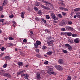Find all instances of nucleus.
I'll use <instances>...</instances> for the list:
<instances>
[{
    "label": "nucleus",
    "mask_w": 80,
    "mask_h": 80,
    "mask_svg": "<svg viewBox=\"0 0 80 80\" xmlns=\"http://www.w3.org/2000/svg\"><path fill=\"white\" fill-rule=\"evenodd\" d=\"M55 68L58 70L60 71H62L63 70V68L61 66L59 65H57L56 66Z\"/></svg>",
    "instance_id": "3"
},
{
    "label": "nucleus",
    "mask_w": 80,
    "mask_h": 80,
    "mask_svg": "<svg viewBox=\"0 0 80 80\" xmlns=\"http://www.w3.org/2000/svg\"><path fill=\"white\" fill-rule=\"evenodd\" d=\"M68 49L69 51H71L72 50V47L71 46H70L68 47Z\"/></svg>",
    "instance_id": "39"
},
{
    "label": "nucleus",
    "mask_w": 80,
    "mask_h": 80,
    "mask_svg": "<svg viewBox=\"0 0 80 80\" xmlns=\"http://www.w3.org/2000/svg\"><path fill=\"white\" fill-rule=\"evenodd\" d=\"M1 50L2 51H4L5 50V48H4V47H2L1 48Z\"/></svg>",
    "instance_id": "55"
},
{
    "label": "nucleus",
    "mask_w": 80,
    "mask_h": 80,
    "mask_svg": "<svg viewBox=\"0 0 80 80\" xmlns=\"http://www.w3.org/2000/svg\"><path fill=\"white\" fill-rule=\"evenodd\" d=\"M51 18H54L55 17V14L53 13L51 14Z\"/></svg>",
    "instance_id": "31"
},
{
    "label": "nucleus",
    "mask_w": 80,
    "mask_h": 80,
    "mask_svg": "<svg viewBox=\"0 0 80 80\" xmlns=\"http://www.w3.org/2000/svg\"><path fill=\"white\" fill-rule=\"evenodd\" d=\"M25 71L24 70H22L21 71L18 72L17 73V75H21V77H24L25 79H28V78L29 77V76L27 73L24 74V73H23L24 72H25Z\"/></svg>",
    "instance_id": "1"
},
{
    "label": "nucleus",
    "mask_w": 80,
    "mask_h": 80,
    "mask_svg": "<svg viewBox=\"0 0 80 80\" xmlns=\"http://www.w3.org/2000/svg\"><path fill=\"white\" fill-rule=\"evenodd\" d=\"M41 2H42L43 3H46V4H48L49 5H50L51 4L50 2H48L46 0H42L41 1Z\"/></svg>",
    "instance_id": "14"
},
{
    "label": "nucleus",
    "mask_w": 80,
    "mask_h": 80,
    "mask_svg": "<svg viewBox=\"0 0 80 80\" xmlns=\"http://www.w3.org/2000/svg\"><path fill=\"white\" fill-rule=\"evenodd\" d=\"M65 46L66 47H69L70 46V44H66L65 45Z\"/></svg>",
    "instance_id": "41"
},
{
    "label": "nucleus",
    "mask_w": 80,
    "mask_h": 80,
    "mask_svg": "<svg viewBox=\"0 0 80 80\" xmlns=\"http://www.w3.org/2000/svg\"><path fill=\"white\" fill-rule=\"evenodd\" d=\"M18 65L19 66H21V67H22L23 66V62H18Z\"/></svg>",
    "instance_id": "16"
},
{
    "label": "nucleus",
    "mask_w": 80,
    "mask_h": 80,
    "mask_svg": "<svg viewBox=\"0 0 80 80\" xmlns=\"http://www.w3.org/2000/svg\"><path fill=\"white\" fill-rule=\"evenodd\" d=\"M1 18H3L4 17V16L2 15H1Z\"/></svg>",
    "instance_id": "64"
},
{
    "label": "nucleus",
    "mask_w": 80,
    "mask_h": 80,
    "mask_svg": "<svg viewBox=\"0 0 80 80\" xmlns=\"http://www.w3.org/2000/svg\"><path fill=\"white\" fill-rule=\"evenodd\" d=\"M7 67H8V64H7L6 63L4 64L3 66V67L4 68H7Z\"/></svg>",
    "instance_id": "28"
},
{
    "label": "nucleus",
    "mask_w": 80,
    "mask_h": 80,
    "mask_svg": "<svg viewBox=\"0 0 80 80\" xmlns=\"http://www.w3.org/2000/svg\"><path fill=\"white\" fill-rule=\"evenodd\" d=\"M46 19L48 20L50 19V17L49 15H46Z\"/></svg>",
    "instance_id": "32"
},
{
    "label": "nucleus",
    "mask_w": 80,
    "mask_h": 80,
    "mask_svg": "<svg viewBox=\"0 0 80 80\" xmlns=\"http://www.w3.org/2000/svg\"><path fill=\"white\" fill-rule=\"evenodd\" d=\"M67 32H61V34L62 36H66L67 35Z\"/></svg>",
    "instance_id": "17"
},
{
    "label": "nucleus",
    "mask_w": 80,
    "mask_h": 80,
    "mask_svg": "<svg viewBox=\"0 0 80 80\" xmlns=\"http://www.w3.org/2000/svg\"><path fill=\"white\" fill-rule=\"evenodd\" d=\"M53 71V69L52 68H49L48 71V73L50 75L51 74V73Z\"/></svg>",
    "instance_id": "10"
},
{
    "label": "nucleus",
    "mask_w": 80,
    "mask_h": 80,
    "mask_svg": "<svg viewBox=\"0 0 80 80\" xmlns=\"http://www.w3.org/2000/svg\"><path fill=\"white\" fill-rule=\"evenodd\" d=\"M41 44V42L39 41H37L34 44L35 46V48H39V45H40Z\"/></svg>",
    "instance_id": "2"
},
{
    "label": "nucleus",
    "mask_w": 80,
    "mask_h": 80,
    "mask_svg": "<svg viewBox=\"0 0 80 80\" xmlns=\"http://www.w3.org/2000/svg\"><path fill=\"white\" fill-rule=\"evenodd\" d=\"M42 48L43 50H46L47 49V47L45 46H42Z\"/></svg>",
    "instance_id": "27"
},
{
    "label": "nucleus",
    "mask_w": 80,
    "mask_h": 80,
    "mask_svg": "<svg viewBox=\"0 0 80 80\" xmlns=\"http://www.w3.org/2000/svg\"><path fill=\"white\" fill-rule=\"evenodd\" d=\"M9 45L10 46L12 47V44L9 43Z\"/></svg>",
    "instance_id": "62"
},
{
    "label": "nucleus",
    "mask_w": 80,
    "mask_h": 80,
    "mask_svg": "<svg viewBox=\"0 0 80 80\" xmlns=\"http://www.w3.org/2000/svg\"><path fill=\"white\" fill-rule=\"evenodd\" d=\"M4 52H3V53H2L1 54H0V56L1 57H2L3 55V54H4Z\"/></svg>",
    "instance_id": "56"
},
{
    "label": "nucleus",
    "mask_w": 80,
    "mask_h": 80,
    "mask_svg": "<svg viewBox=\"0 0 80 80\" xmlns=\"http://www.w3.org/2000/svg\"><path fill=\"white\" fill-rule=\"evenodd\" d=\"M12 24L13 25L14 27H15V26L16 25V23L14 21L12 22Z\"/></svg>",
    "instance_id": "29"
},
{
    "label": "nucleus",
    "mask_w": 80,
    "mask_h": 80,
    "mask_svg": "<svg viewBox=\"0 0 80 80\" xmlns=\"http://www.w3.org/2000/svg\"><path fill=\"white\" fill-rule=\"evenodd\" d=\"M33 9H34V10H35L36 12H37L38 11V8L36 7H34L33 8Z\"/></svg>",
    "instance_id": "24"
},
{
    "label": "nucleus",
    "mask_w": 80,
    "mask_h": 80,
    "mask_svg": "<svg viewBox=\"0 0 80 80\" xmlns=\"http://www.w3.org/2000/svg\"><path fill=\"white\" fill-rule=\"evenodd\" d=\"M66 29H68V30L73 31V29L72 28H71V27L68 26H66Z\"/></svg>",
    "instance_id": "13"
},
{
    "label": "nucleus",
    "mask_w": 80,
    "mask_h": 80,
    "mask_svg": "<svg viewBox=\"0 0 80 80\" xmlns=\"http://www.w3.org/2000/svg\"><path fill=\"white\" fill-rule=\"evenodd\" d=\"M8 39L9 40H14L13 38L12 37H9Z\"/></svg>",
    "instance_id": "42"
},
{
    "label": "nucleus",
    "mask_w": 80,
    "mask_h": 80,
    "mask_svg": "<svg viewBox=\"0 0 80 80\" xmlns=\"http://www.w3.org/2000/svg\"><path fill=\"white\" fill-rule=\"evenodd\" d=\"M3 76L7 77L9 78H12L11 75L10 74V73H5L4 75Z\"/></svg>",
    "instance_id": "5"
},
{
    "label": "nucleus",
    "mask_w": 80,
    "mask_h": 80,
    "mask_svg": "<svg viewBox=\"0 0 80 80\" xmlns=\"http://www.w3.org/2000/svg\"><path fill=\"white\" fill-rule=\"evenodd\" d=\"M53 22L54 23H56L57 22V21H53Z\"/></svg>",
    "instance_id": "59"
},
{
    "label": "nucleus",
    "mask_w": 80,
    "mask_h": 80,
    "mask_svg": "<svg viewBox=\"0 0 80 80\" xmlns=\"http://www.w3.org/2000/svg\"><path fill=\"white\" fill-rule=\"evenodd\" d=\"M17 0H12V2H15V3L16 2Z\"/></svg>",
    "instance_id": "61"
},
{
    "label": "nucleus",
    "mask_w": 80,
    "mask_h": 80,
    "mask_svg": "<svg viewBox=\"0 0 80 80\" xmlns=\"http://www.w3.org/2000/svg\"><path fill=\"white\" fill-rule=\"evenodd\" d=\"M53 19L55 20H58V18L57 17L55 16L53 18H52Z\"/></svg>",
    "instance_id": "36"
},
{
    "label": "nucleus",
    "mask_w": 80,
    "mask_h": 80,
    "mask_svg": "<svg viewBox=\"0 0 80 80\" xmlns=\"http://www.w3.org/2000/svg\"><path fill=\"white\" fill-rule=\"evenodd\" d=\"M1 68L2 69L1 70H0V75L1 76H3L5 74V71L2 68Z\"/></svg>",
    "instance_id": "4"
},
{
    "label": "nucleus",
    "mask_w": 80,
    "mask_h": 80,
    "mask_svg": "<svg viewBox=\"0 0 80 80\" xmlns=\"http://www.w3.org/2000/svg\"><path fill=\"white\" fill-rule=\"evenodd\" d=\"M72 33L71 32H67L66 36H71L72 35Z\"/></svg>",
    "instance_id": "18"
},
{
    "label": "nucleus",
    "mask_w": 80,
    "mask_h": 80,
    "mask_svg": "<svg viewBox=\"0 0 80 80\" xmlns=\"http://www.w3.org/2000/svg\"><path fill=\"white\" fill-rule=\"evenodd\" d=\"M40 6H41V8H42L48 10H49V8L45 6L43 4H41L40 5Z\"/></svg>",
    "instance_id": "6"
},
{
    "label": "nucleus",
    "mask_w": 80,
    "mask_h": 80,
    "mask_svg": "<svg viewBox=\"0 0 80 80\" xmlns=\"http://www.w3.org/2000/svg\"><path fill=\"white\" fill-rule=\"evenodd\" d=\"M60 4L62 6H65V4L63 2H60Z\"/></svg>",
    "instance_id": "45"
},
{
    "label": "nucleus",
    "mask_w": 80,
    "mask_h": 80,
    "mask_svg": "<svg viewBox=\"0 0 80 80\" xmlns=\"http://www.w3.org/2000/svg\"><path fill=\"white\" fill-rule=\"evenodd\" d=\"M8 3V1L7 0H4L2 2V6H4L6 5Z\"/></svg>",
    "instance_id": "8"
},
{
    "label": "nucleus",
    "mask_w": 80,
    "mask_h": 80,
    "mask_svg": "<svg viewBox=\"0 0 80 80\" xmlns=\"http://www.w3.org/2000/svg\"><path fill=\"white\" fill-rule=\"evenodd\" d=\"M74 12H71V15L72 16Z\"/></svg>",
    "instance_id": "63"
},
{
    "label": "nucleus",
    "mask_w": 80,
    "mask_h": 80,
    "mask_svg": "<svg viewBox=\"0 0 80 80\" xmlns=\"http://www.w3.org/2000/svg\"><path fill=\"white\" fill-rule=\"evenodd\" d=\"M37 74L36 75V78L37 79L40 80L41 79V77H40V73H36Z\"/></svg>",
    "instance_id": "9"
},
{
    "label": "nucleus",
    "mask_w": 80,
    "mask_h": 80,
    "mask_svg": "<svg viewBox=\"0 0 80 80\" xmlns=\"http://www.w3.org/2000/svg\"><path fill=\"white\" fill-rule=\"evenodd\" d=\"M36 56L38 57V58H40L41 57V56L38 54H36Z\"/></svg>",
    "instance_id": "43"
},
{
    "label": "nucleus",
    "mask_w": 80,
    "mask_h": 80,
    "mask_svg": "<svg viewBox=\"0 0 80 80\" xmlns=\"http://www.w3.org/2000/svg\"><path fill=\"white\" fill-rule=\"evenodd\" d=\"M58 62L59 64H62L63 63V61L62 59H59L58 60Z\"/></svg>",
    "instance_id": "12"
},
{
    "label": "nucleus",
    "mask_w": 80,
    "mask_h": 80,
    "mask_svg": "<svg viewBox=\"0 0 80 80\" xmlns=\"http://www.w3.org/2000/svg\"><path fill=\"white\" fill-rule=\"evenodd\" d=\"M58 17L60 18H62V16L61 14H59L58 15Z\"/></svg>",
    "instance_id": "40"
},
{
    "label": "nucleus",
    "mask_w": 80,
    "mask_h": 80,
    "mask_svg": "<svg viewBox=\"0 0 80 80\" xmlns=\"http://www.w3.org/2000/svg\"><path fill=\"white\" fill-rule=\"evenodd\" d=\"M41 13H42V11H40V10L39 11H38V14H41Z\"/></svg>",
    "instance_id": "51"
},
{
    "label": "nucleus",
    "mask_w": 80,
    "mask_h": 80,
    "mask_svg": "<svg viewBox=\"0 0 80 80\" xmlns=\"http://www.w3.org/2000/svg\"><path fill=\"white\" fill-rule=\"evenodd\" d=\"M20 55H21L22 56H24V53L23 52H20Z\"/></svg>",
    "instance_id": "34"
},
{
    "label": "nucleus",
    "mask_w": 80,
    "mask_h": 80,
    "mask_svg": "<svg viewBox=\"0 0 80 80\" xmlns=\"http://www.w3.org/2000/svg\"><path fill=\"white\" fill-rule=\"evenodd\" d=\"M76 14L77 15V18H80V12H78Z\"/></svg>",
    "instance_id": "22"
},
{
    "label": "nucleus",
    "mask_w": 80,
    "mask_h": 80,
    "mask_svg": "<svg viewBox=\"0 0 80 80\" xmlns=\"http://www.w3.org/2000/svg\"><path fill=\"white\" fill-rule=\"evenodd\" d=\"M35 20H37L38 21H39L40 20V18H38L37 17H36Z\"/></svg>",
    "instance_id": "46"
},
{
    "label": "nucleus",
    "mask_w": 80,
    "mask_h": 80,
    "mask_svg": "<svg viewBox=\"0 0 80 80\" xmlns=\"http://www.w3.org/2000/svg\"><path fill=\"white\" fill-rule=\"evenodd\" d=\"M75 12H79L80 11V8H78L74 10Z\"/></svg>",
    "instance_id": "20"
},
{
    "label": "nucleus",
    "mask_w": 80,
    "mask_h": 80,
    "mask_svg": "<svg viewBox=\"0 0 80 80\" xmlns=\"http://www.w3.org/2000/svg\"><path fill=\"white\" fill-rule=\"evenodd\" d=\"M5 58H6L7 59H11V58L10 57H9L8 56H6V57H5Z\"/></svg>",
    "instance_id": "35"
},
{
    "label": "nucleus",
    "mask_w": 80,
    "mask_h": 80,
    "mask_svg": "<svg viewBox=\"0 0 80 80\" xmlns=\"http://www.w3.org/2000/svg\"><path fill=\"white\" fill-rule=\"evenodd\" d=\"M61 31H66V29L65 28H62L61 29Z\"/></svg>",
    "instance_id": "44"
},
{
    "label": "nucleus",
    "mask_w": 80,
    "mask_h": 80,
    "mask_svg": "<svg viewBox=\"0 0 80 80\" xmlns=\"http://www.w3.org/2000/svg\"><path fill=\"white\" fill-rule=\"evenodd\" d=\"M44 63L45 65H47V64H48L49 63V62L48 61H46V62H44Z\"/></svg>",
    "instance_id": "52"
},
{
    "label": "nucleus",
    "mask_w": 80,
    "mask_h": 80,
    "mask_svg": "<svg viewBox=\"0 0 80 80\" xmlns=\"http://www.w3.org/2000/svg\"><path fill=\"white\" fill-rule=\"evenodd\" d=\"M53 42L54 41L52 40H50L48 41H47L48 44L49 45H51L52 44H53Z\"/></svg>",
    "instance_id": "7"
},
{
    "label": "nucleus",
    "mask_w": 80,
    "mask_h": 80,
    "mask_svg": "<svg viewBox=\"0 0 80 80\" xmlns=\"http://www.w3.org/2000/svg\"><path fill=\"white\" fill-rule=\"evenodd\" d=\"M35 52H39V49H35Z\"/></svg>",
    "instance_id": "53"
},
{
    "label": "nucleus",
    "mask_w": 80,
    "mask_h": 80,
    "mask_svg": "<svg viewBox=\"0 0 80 80\" xmlns=\"http://www.w3.org/2000/svg\"><path fill=\"white\" fill-rule=\"evenodd\" d=\"M72 78L70 75H69L67 77V80H71Z\"/></svg>",
    "instance_id": "21"
},
{
    "label": "nucleus",
    "mask_w": 80,
    "mask_h": 80,
    "mask_svg": "<svg viewBox=\"0 0 80 80\" xmlns=\"http://www.w3.org/2000/svg\"><path fill=\"white\" fill-rule=\"evenodd\" d=\"M68 41L69 42L71 43H73V40L72 39H69L68 40Z\"/></svg>",
    "instance_id": "26"
},
{
    "label": "nucleus",
    "mask_w": 80,
    "mask_h": 80,
    "mask_svg": "<svg viewBox=\"0 0 80 80\" xmlns=\"http://www.w3.org/2000/svg\"><path fill=\"white\" fill-rule=\"evenodd\" d=\"M80 39H79V38H77L76 39H75L74 40V42L75 43H78L79 42H80Z\"/></svg>",
    "instance_id": "11"
},
{
    "label": "nucleus",
    "mask_w": 80,
    "mask_h": 80,
    "mask_svg": "<svg viewBox=\"0 0 80 80\" xmlns=\"http://www.w3.org/2000/svg\"><path fill=\"white\" fill-rule=\"evenodd\" d=\"M5 21L4 19H1V22H3Z\"/></svg>",
    "instance_id": "58"
},
{
    "label": "nucleus",
    "mask_w": 80,
    "mask_h": 80,
    "mask_svg": "<svg viewBox=\"0 0 80 80\" xmlns=\"http://www.w3.org/2000/svg\"><path fill=\"white\" fill-rule=\"evenodd\" d=\"M45 31L47 33H49L50 32V30L49 29H45Z\"/></svg>",
    "instance_id": "23"
},
{
    "label": "nucleus",
    "mask_w": 80,
    "mask_h": 80,
    "mask_svg": "<svg viewBox=\"0 0 80 80\" xmlns=\"http://www.w3.org/2000/svg\"><path fill=\"white\" fill-rule=\"evenodd\" d=\"M23 42H24L26 43L27 42V39H24V40H23Z\"/></svg>",
    "instance_id": "49"
},
{
    "label": "nucleus",
    "mask_w": 80,
    "mask_h": 80,
    "mask_svg": "<svg viewBox=\"0 0 80 80\" xmlns=\"http://www.w3.org/2000/svg\"><path fill=\"white\" fill-rule=\"evenodd\" d=\"M68 23L70 25H71L72 24V22L71 21H68Z\"/></svg>",
    "instance_id": "48"
},
{
    "label": "nucleus",
    "mask_w": 80,
    "mask_h": 80,
    "mask_svg": "<svg viewBox=\"0 0 80 80\" xmlns=\"http://www.w3.org/2000/svg\"><path fill=\"white\" fill-rule=\"evenodd\" d=\"M63 53L65 54H67L68 53V52L67 50H65L62 51Z\"/></svg>",
    "instance_id": "30"
},
{
    "label": "nucleus",
    "mask_w": 80,
    "mask_h": 80,
    "mask_svg": "<svg viewBox=\"0 0 80 80\" xmlns=\"http://www.w3.org/2000/svg\"><path fill=\"white\" fill-rule=\"evenodd\" d=\"M30 33L32 35L33 34V32H32V31H31V32H30Z\"/></svg>",
    "instance_id": "60"
},
{
    "label": "nucleus",
    "mask_w": 80,
    "mask_h": 80,
    "mask_svg": "<svg viewBox=\"0 0 80 80\" xmlns=\"http://www.w3.org/2000/svg\"><path fill=\"white\" fill-rule=\"evenodd\" d=\"M64 8H63L62 7H59V9L61 10H63Z\"/></svg>",
    "instance_id": "38"
},
{
    "label": "nucleus",
    "mask_w": 80,
    "mask_h": 80,
    "mask_svg": "<svg viewBox=\"0 0 80 80\" xmlns=\"http://www.w3.org/2000/svg\"><path fill=\"white\" fill-rule=\"evenodd\" d=\"M53 52L52 51H49L47 52V55L49 56L51 55H52V54Z\"/></svg>",
    "instance_id": "19"
},
{
    "label": "nucleus",
    "mask_w": 80,
    "mask_h": 80,
    "mask_svg": "<svg viewBox=\"0 0 80 80\" xmlns=\"http://www.w3.org/2000/svg\"><path fill=\"white\" fill-rule=\"evenodd\" d=\"M35 5H36V6L38 7L40 4L39 2H36L35 3Z\"/></svg>",
    "instance_id": "25"
},
{
    "label": "nucleus",
    "mask_w": 80,
    "mask_h": 80,
    "mask_svg": "<svg viewBox=\"0 0 80 80\" xmlns=\"http://www.w3.org/2000/svg\"><path fill=\"white\" fill-rule=\"evenodd\" d=\"M62 14L63 16H65L66 15V14L64 12H62Z\"/></svg>",
    "instance_id": "54"
},
{
    "label": "nucleus",
    "mask_w": 80,
    "mask_h": 80,
    "mask_svg": "<svg viewBox=\"0 0 80 80\" xmlns=\"http://www.w3.org/2000/svg\"><path fill=\"white\" fill-rule=\"evenodd\" d=\"M14 17V15L13 14H12L11 15L9 16V18H12Z\"/></svg>",
    "instance_id": "47"
},
{
    "label": "nucleus",
    "mask_w": 80,
    "mask_h": 80,
    "mask_svg": "<svg viewBox=\"0 0 80 80\" xmlns=\"http://www.w3.org/2000/svg\"><path fill=\"white\" fill-rule=\"evenodd\" d=\"M41 21H42L43 22L45 23H46L47 22L46 21L42 18H41Z\"/></svg>",
    "instance_id": "33"
},
{
    "label": "nucleus",
    "mask_w": 80,
    "mask_h": 80,
    "mask_svg": "<svg viewBox=\"0 0 80 80\" xmlns=\"http://www.w3.org/2000/svg\"><path fill=\"white\" fill-rule=\"evenodd\" d=\"M63 10L65 11H68V9L67 8H64Z\"/></svg>",
    "instance_id": "50"
},
{
    "label": "nucleus",
    "mask_w": 80,
    "mask_h": 80,
    "mask_svg": "<svg viewBox=\"0 0 80 80\" xmlns=\"http://www.w3.org/2000/svg\"><path fill=\"white\" fill-rule=\"evenodd\" d=\"M72 37H77V35L75 34H72Z\"/></svg>",
    "instance_id": "37"
},
{
    "label": "nucleus",
    "mask_w": 80,
    "mask_h": 80,
    "mask_svg": "<svg viewBox=\"0 0 80 80\" xmlns=\"http://www.w3.org/2000/svg\"><path fill=\"white\" fill-rule=\"evenodd\" d=\"M28 66H29L28 65H25L24 66L26 68H28Z\"/></svg>",
    "instance_id": "57"
},
{
    "label": "nucleus",
    "mask_w": 80,
    "mask_h": 80,
    "mask_svg": "<svg viewBox=\"0 0 80 80\" xmlns=\"http://www.w3.org/2000/svg\"><path fill=\"white\" fill-rule=\"evenodd\" d=\"M25 13L24 12H22L20 13L21 15V18H24V16L25 15Z\"/></svg>",
    "instance_id": "15"
}]
</instances>
